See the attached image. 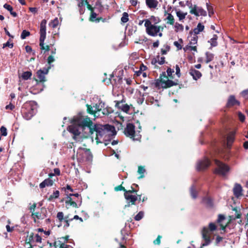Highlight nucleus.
<instances>
[{"label":"nucleus","mask_w":248,"mask_h":248,"mask_svg":"<svg viewBox=\"0 0 248 248\" xmlns=\"http://www.w3.org/2000/svg\"><path fill=\"white\" fill-rule=\"evenodd\" d=\"M145 170L143 167L140 166L138 168V173L140 174L141 175L139 177V178H142L144 177L143 173H144Z\"/></svg>","instance_id":"42"},{"label":"nucleus","mask_w":248,"mask_h":248,"mask_svg":"<svg viewBox=\"0 0 248 248\" xmlns=\"http://www.w3.org/2000/svg\"><path fill=\"white\" fill-rule=\"evenodd\" d=\"M36 110L37 104L34 101H28L23 105L21 113L25 119L29 120L35 114Z\"/></svg>","instance_id":"3"},{"label":"nucleus","mask_w":248,"mask_h":248,"mask_svg":"<svg viewBox=\"0 0 248 248\" xmlns=\"http://www.w3.org/2000/svg\"><path fill=\"white\" fill-rule=\"evenodd\" d=\"M186 5L190 9L189 12L191 14L194 15L196 16H206V12L202 7L193 5L191 2L188 1H187Z\"/></svg>","instance_id":"7"},{"label":"nucleus","mask_w":248,"mask_h":248,"mask_svg":"<svg viewBox=\"0 0 248 248\" xmlns=\"http://www.w3.org/2000/svg\"><path fill=\"white\" fill-rule=\"evenodd\" d=\"M54 57L52 56H50L48 57L47 58V62L50 64L52 62H54Z\"/></svg>","instance_id":"56"},{"label":"nucleus","mask_w":248,"mask_h":248,"mask_svg":"<svg viewBox=\"0 0 248 248\" xmlns=\"http://www.w3.org/2000/svg\"><path fill=\"white\" fill-rule=\"evenodd\" d=\"M92 125L93 123L89 118L78 116L74 118L73 123L68 126L67 130L74 135L76 139V136L82 134L83 130H87L86 133L93 134Z\"/></svg>","instance_id":"1"},{"label":"nucleus","mask_w":248,"mask_h":248,"mask_svg":"<svg viewBox=\"0 0 248 248\" xmlns=\"http://www.w3.org/2000/svg\"><path fill=\"white\" fill-rule=\"evenodd\" d=\"M234 140V134H232L227 137V146L230 147L232 143L233 142Z\"/></svg>","instance_id":"33"},{"label":"nucleus","mask_w":248,"mask_h":248,"mask_svg":"<svg viewBox=\"0 0 248 248\" xmlns=\"http://www.w3.org/2000/svg\"><path fill=\"white\" fill-rule=\"evenodd\" d=\"M176 74L178 77L180 76V69L177 65H176Z\"/></svg>","instance_id":"62"},{"label":"nucleus","mask_w":248,"mask_h":248,"mask_svg":"<svg viewBox=\"0 0 248 248\" xmlns=\"http://www.w3.org/2000/svg\"><path fill=\"white\" fill-rule=\"evenodd\" d=\"M145 21H149L152 25H156L160 22V19L157 17L152 16L149 19L143 20L142 22H145Z\"/></svg>","instance_id":"26"},{"label":"nucleus","mask_w":248,"mask_h":248,"mask_svg":"<svg viewBox=\"0 0 248 248\" xmlns=\"http://www.w3.org/2000/svg\"><path fill=\"white\" fill-rule=\"evenodd\" d=\"M105 104L102 101L99 100L98 103L95 104L94 105H87V110L89 113L93 114L94 116H97V114L100 112L103 108H105Z\"/></svg>","instance_id":"10"},{"label":"nucleus","mask_w":248,"mask_h":248,"mask_svg":"<svg viewBox=\"0 0 248 248\" xmlns=\"http://www.w3.org/2000/svg\"><path fill=\"white\" fill-rule=\"evenodd\" d=\"M6 46H8V47H9L10 48H12L13 46V43H10L9 42H7L6 43L3 44V47H5Z\"/></svg>","instance_id":"59"},{"label":"nucleus","mask_w":248,"mask_h":248,"mask_svg":"<svg viewBox=\"0 0 248 248\" xmlns=\"http://www.w3.org/2000/svg\"><path fill=\"white\" fill-rule=\"evenodd\" d=\"M167 19L168 20L167 22L168 24H169L170 25L174 24V19L173 16L171 14H169V13L167 14Z\"/></svg>","instance_id":"35"},{"label":"nucleus","mask_w":248,"mask_h":248,"mask_svg":"<svg viewBox=\"0 0 248 248\" xmlns=\"http://www.w3.org/2000/svg\"><path fill=\"white\" fill-rule=\"evenodd\" d=\"M235 105H239L240 102L235 99L234 95H230L228 99L227 106L228 107H231Z\"/></svg>","instance_id":"20"},{"label":"nucleus","mask_w":248,"mask_h":248,"mask_svg":"<svg viewBox=\"0 0 248 248\" xmlns=\"http://www.w3.org/2000/svg\"><path fill=\"white\" fill-rule=\"evenodd\" d=\"M144 26L146 27L147 33L152 36H162L164 27L157 25H152L148 21H145Z\"/></svg>","instance_id":"4"},{"label":"nucleus","mask_w":248,"mask_h":248,"mask_svg":"<svg viewBox=\"0 0 248 248\" xmlns=\"http://www.w3.org/2000/svg\"><path fill=\"white\" fill-rule=\"evenodd\" d=\"M53 181L51 179L48 178L45 180L40 184V187L42 188H44L46 186H51L53 185Z\"/></svg>","instance_id":"25"},{"label":"nucleus","mask_w":248,"mask_h":248,"mask_svg":"<svg viewBox=\"0 0 248 248\" xmlns=\"http://www.w3.org/2000/svg\"><path fill=\"white\" fill-rule=\"evenodd\" d=\"M0 131L1 136H6L7 135V129L4 126H1Z\"/></svg>","instance_id":"49"},{"label":"nucleus","mask_w":248,"mask_h":248,"mask_svg":"<svg viewBox=\"0 0 248 248\" xmlns=\"http://www.w3.org/2000/svg\"><path fill=\"white\" fill-rule=\"evenodd\" d=\"M46 21L45 19H43L41 22L39 41L41 49L45 50V51H48L51 45L44 46V41L46 37Z\"/></svg>","instance_id":"6"},{"label":"nucleus","mask_w":248,"mask_h":248,"mask_svg":"<svg viewBox=\"0 0 248 248\" xmlns=\"http://www.w3.org/2000/svg\"><path fill=\"white\" fill-rule=\"evenodd\" d=\"M241 96L245 100L248 99V89L243 91L241 92Z\"/></svg>","instance_id":"43"},{"label":"nucleus","mask_w":248,"mask_h":248,"mask_svg":"<svg viewBox=\"0 0 248 248\" xmlns=\"http://www.w3.org/2000/svg\"><path fill=\"white\" fill-rule=\"evenodd\" d=\"M217 222L219 224L222 230L225 232L226 227L228 226L229 221H226L225 217L221 215H219L218 217Z\"/></svg>","instance_id":"18"},{"label":"nucleus","mask_w":248,"mask_h":248,"mask_svg":"<svg viewBox=\"0 0 248 248\" xmlns=\"http://www.w3.org/2000/svg\"><path fill=\"white\" fill-rule=\"evenodd\" d=\"M174 28L176 32L182 31L184 30V26L177 22L175 23Z\"/></svg>","instance_id":"31"},{"label":"nucleus","mask_w":248,"mask_h":248,"mask_svg":"<svg viewBox=\"0 0 248 248\" xmlns=\"http://www.w3.org/2000/svg\"><path fill=\"white\" fill-rule=\"evenodd\" d=\"M125 134L134 140H139L140 138V135L136 134L135 131V126L132 124H128L124 130Z\"/></svg>","instance_id":"11"},{"label":"nucleus","mask_w":248,"mask_h":248,"mask_svg":"<svg viewBox=\"0 0 248 248\" xmlns=\"http://www.w3.org/2000/svg\"><path fill=\"white\" fill-rule=\"evenodd\" d=\"M174 72L173 70L171 69L170 68H168L167 70V73L168 77H171L172 73Z\"/></svg>","instance_id":"54"},{"label":"nucleus","mask_w":248,"mask_h":248,"mask_svg":"<svg viewBox=\"0 0 248 248\" xmlns=\"http://www.w3.org/2000/svg\"><path fill=\"white\" fill-rule=\"evenodd\" d=\"M72 220H73V218H70L69 216H66L64 217V221L66 223L65 226L66 227H69V222L70 221H72Z\"/></svg>","instance_id":"47"},{"label":"nucleus","mask_w":248,"mask_h":248,"mask_svg":"<svg viewBox=\"0 0 248 248\" xmlns=\"http://www.w3.org/2000/svg\"><path fill=\"white\" fill-rule=\"evenodd\" d=\"M238 116L239 119L241 122H244V121L245 120V116L242 112H239L238 113Z\"/></svg>","instance_id":"50"},{"label":"nucleus","mask_w":248,"mask_h":248,"mask_svg":"<svg viewBox=\"0 0 248 248\" xmlns=\"http://www.w3.org/2000/svg\"><path fill=\"white\" fill-rule=\"evenodd\" d=\"M115 191H120V190H124V192H125L126 189L124 188V187H123L122 186H116L115 187Z\"/></svg>","instance_id":"55"},{"label":"nucleus","mask_w":248,"mask_h":248,"mask_svg":"<svg viewBox=\"0 0 248 248\" xmlns=\"http://www.w3.org/2000/svg\"><path fill=\"white\" fill-rule=\"evenodd\" d=\"M143 212L140 211L135 217V219L137 221L140 220L143 217Z\"/></svg>","instance_id":"46"},{"label":"nucleus","mask_w":248,"mask_h":248,"mask_svg":"<svg viewBox=\"0 0 248 248\" xmlns=\"http://www.w3.org/2000/svg\"><path fill=\"white\" fill-rule=\"evenodd\" d=\"M206 6L207 10L208 11V15L209 16L214 14L213 8L212 6H210L208 3H206Z\"/></svg>","instance_id":"45"},{"label":"nucleus","mask_w":248,"mask_h":248,"mask_svg":"<svg viewBox=\"0 0 248 248\" xmlns=\"http://www.w3.org/2000/svg\"><path fill=\"white\" fill-rule=\"evenodd\" d=\"M77 158L81 162L90 163L93 160V155L90 150L79 148L77 151Z\"/></svg>","instance_id":"5"},{"label":"nucleus","mask_w":248,"mask_h":248,"mask_svg":"<svg viewBox=\"0 0 248 248\" xmlns=\"http://www.w3.org/2000/svg\"><path fill=\"white\" fill-rule=\"evenodd\" d=\"M102 114L103 115H107L109 114V113H111L113 110L111 108L109 107H107L106 108H102Z\"/></svg>","instance_id":"36"},{"label":"nucleus","mask_w":248,"mask_h":248,"mask_svg":"<svg viewBox=\"0 0 248 248\" xmlns=\"http://www.w3.org/2000/svg\"><path fill=\"white\" fill-rule=\"evenodd\" d=\"M160 78L161 79L159 81H157L156 82V86L160 87L163 88H167L177 85L176 83L169 79L168 77L166 76L165 73L163 74V76L160 77Z\"/></svg>","instance_id":"8"},{"label":"nucleus","mask_w":248,"mask_h":248,"mask_svg":"<svg viewBox=\"0 0 248 248\" xmlns=\"http://www.w3.org/2000/svg\"><path fill=\"white\" fill-rule=\"evenodd\" d=\"M158 3V2L156 0H146L147 6L150 9H155Z\"/></svg>","instance_id":"23"},{"label":"nucleus","mask_w":248,"mask_h":248,"mask_svg":"<svg viewBox=\"0 0 248 248\" xmlns=\"http://www.w3.org/2000/svg\"><path fill=\"white\" fill-rule=\"evenodd\" d=\"M189 73L192 77L193 78L196 80L199 79L202 75L200 71L192 67L189 69Z\"/></svg>","instance_id":"19"},{"label":"nucleus","mask_w":248,"mask_h":248,"mask_svg":"<svg viewBox=\"0 0 248 248\" xmlns=\"http://www.w3.org/2000/svg\"><path fill=\"white\" fill-rule=\"evenodd\" d=\"M210 165V162L209 160L206 158H204L198 161L196 169L198 170H202L206 169Z\"/></svg>","instance_id":"16"},{"label":"nucleus","mask_w":248,"mask_h":248,"mask_svg":"<svg viewBox=\"0 0 248 248\" xmlns=\"http://www.w3.org/2000/svg\"><path fill=\"white\" fill-rule=\"evenodd\" d=\"M3 7L5 9L9 11L10 13L13 11L12 7L9 4L6 3L3 5Z\"/></svg>","instance_id":"52"},{"label":"nucleus","mask_w":248,"mask_h":248,"mask_svg":"<svg viewBox=\"0 0 248 248\" xmlns=\"http://www.w3.org/2000/svg\"><path fill=\"white\" fill-rule=\"evenodd\" d=\"M204 29V26L203 25H202L201 23H199L198 24L197 27L195 28L193 30V32L195 34L194 35H197V34L200 33L201 32L203 31Z\"/></svg>","instance_id":"27"},{"label":"nucleus","mask_w":248,"mask_h":248,"mask_svg":"<svg viewBox=\"0 0 248 248\" xmlns=\"http://www.w3.org/2000/svg\"><path fill=\"white\" fill-rule=\"evenodd\" d=\"M35 237L36 242L38 243H41L42 238L39 234H36Z\"/></svg>","instance_id":"58"},{"label":"nucleus","mask_w":248,"mask_h":248,"mask_svg":"<svg viewBox=\"0 0 248 248\" xmlns=\"http://www.w3.org/2000/svg\"><path fill=\"white\" fill-rule=\"evenodd\" d=\"M190 194L192 198L196 199L197 198V192L196 191L195 188L193 186H192L190 188Z\"/></svg>","instance_id":"39"},{"label":"nucleus","mask_w":248,"mask_h":248,"mask_svg":"<svg viewBox=\"0 0 248 248\" xmlns=\"http://www.w3.org/2000/svg\"><path fill=\"white\" fill-rule=\"evenodd\" d=\"M121 21L123 23H126L128 21V14L127 13L124 12L123 14V16L121 18Z\"/></svg>","instance_id":"40"},{"label":"nucleus","mask_w":248,"mask_h":248,"mask_svg":"<svg viewBox=\"0 0 248 248\" xmlns=\"http://www.w3.org/2000/svg\"><path fill=\"white\" fill-rule=\"evenodd\" d=\"M209 231L211 232L216 230V226L213 223H210L209 225Z\"/></svg>","instance_id":"51"},{"label":"nucleus","mask_w":248,"mask_h":248,"mask_svg":"<svg viewBox=\"0 0 248 248\" xmlns=\"http://www.w3.org/2000/svg\"><path fill=\"white\" fill-rule=\"evenodd\" d=\"M31 76L32 73L31 71H26L22 73L21 77L24 80H28Z\"/></svg>","instance_id":"30"},{"label":"nucleus","mask_w":248,"mask_h":248,"mask_svg":"<svg viewBox=\"0 0 248 248\" xmlns=\"http://www.w3.org/2000/svg\"><path fill=\"white\" fill-rule=\"evenodd\" d=\"M36 206V203H33L32 205H31L30 207V211L31 212V213L32 212H34V211H35V208Z\"/></svg>","instance_id":"61"},{"label":"nucleus","mask_w":248,"mask_h":248,"mask_svg":"<svg viewBox=\"0 0 248 248\" xmlns=\"http://www.w3.org/2000/svg\"><path fill=\"white\" fill-rule=\"evenodd\" d=\"M57 217L61 222L64 220V215L62 212H59L57 213Z\"/></svg>","instance_id":"41"},{"label":"nucleus","mask_w":248,"mask_h":248,"mask_svg":"<svg viewBox=\"0 0 248 248\" xmlns=\"http://www.w3.org/2000/svg\"><path fill=\"white\" fill-rule=\"evenodd\" d=\"M161 238V236L160 235H158L157 238L155 240L154 242V243L155 244L159 245L160 243V239Z\"/></svg>","instance_id":"60"},{"label":"nucleus","mask_w":248,"mask_h":248,"mask_svg":"<svg viewBox=\"0 0 248 248\" xmlns=\"http://www.w3.org/2000/svg\"><path fill=\"white\" fill-rule=\"evenodd\" d=\"M137 59H138V56L136 53L132 54L129 57V59L130 61L136 60Z\"/></svg>","instance_id":"53"},{"label":"nucleus","mask_w":248,"mask_h":248,"mask_svg":"<svg viewBox=\"0 0 248 248\" xmlns=\"http://www.w3.org/2000/svg\"><path fill=\"white\" fill-rule=\"evenodd\" d=\"M29 10L31 12V13H33L34 14H35L37 11V8H35V7H30L29 8Z\"/></svg>","instance_id":"64"},{"label":"nucleus","mask_w":248,"mask_h":248,"mask_svg":"<svg viewBox=\"0 0 248 248\" xmlns=\"http://www.w3.org/2000/svg\"><path fill=\"white\" fill-rule=\"evenodd\" d=\"M198 38V37L197 35H194L193 36H192L190 40L189 44L186 46L184 49L185 51L188 50L197 51V46H195V45H196L197 43Z\"/></svg>","instance_id":"12"},{"label":"nucleus","mask_w":248,"mask_h":248,"mask_svg":"<svg viewBox=\"0 0 248 248\" xmlns=\"http://www.w3.org/2000/svg\"><path fill=\"white\" fill-rule=\"evenodd\" d=\"M174 46L177 47V48L178 49H182V46L181 45L179 44V42H177V41H175L174 42Z\"/></svg>","instance_id":"63"},{"label":"nucleus","mask_w":248,"mask_h":248,"mask_svg":"<svg viewBox=\"0 0 248 248\" xmlns=\"http://www.w3.org/2000/svg\"><path fill=\"white\" fill-rule=\"evenodd\" d=\"M217 36L216 34L213 35V37L208 41L212 47L216 46L217 45Z\"/></svg>","instance_id":"28"},{"label":"nucleus","mask_w":248,"mask_h":248,"mask_svg":"<svg viewBox=\"0 0 248 248\" xmlns=\"http://www.w3.org/2000/svg\"><path fill=\"white\" fill-rule=\"evenodd\" d=\"M59 21L57 17L52 20L49 24V25L53 28H56L59 25Z\"/></svg>","instance_id":"34"},{"label":"nucleus","mask_w":248,"mask_h":248,"mask_svg":"<svg viewBox=\"0 0 248 248\" xmlns=\"http://www.w3.org/2000/svg\"><path fill=\"white\" fill-rule=\"evenodd\" d=\"M165 59V58L164 57H160L159 56H157L154 59L152 60V63L153 64L158 63V64L161 65L164 63Z\"/></svg>","instance_id":"24"},{"label":"nucleus","mask_w":248,"mask_h":248,"mask_svg":"<svg viewBox=\"0 0 248 248\" xmlns=\"http://www.w3.org/2000/svg\"><path fill=\"white\" fill-rule=\"evenodd\" d=\"M211 232L207 228H203L202 231V238L204 242L202 244V246H206L208 245L211 242Z\"/></svg>","instance_id":"13"},{"label":"nucleus","mask_w":248,"mask_h":248,"mask_svg":"<svg viewBox=\"0 0 248 248\" xmlns=\"http://www.w3.org/2000/svg\"><path fill=\"white\" fill-rule=\"evenodd\" d=\"M15 106L13 105L12 104L10 103L9 105H7L5 107V109L7 110L10 109V110H13L15 108Z\"/></svg>","instance_id":"57"},{"label":"nucleus","mask_w":248,"mask_h":248,"mask_svg":"<svg viewBox=\"0 0 248 248\" xmlns=\"http://www.w3.org/2000/svg\"><path fill=\"white\" fill-rule=\"evenodd\" d=\"M116 106L120 108L122 111L128 113L129 110V106L127 104H121L120 101H115Z\"/></svg>","instance_id":"21"},{"label":"nucleus","mask_w":248,"mask_h":248,"mask_svg":"<svg viewBox=\"0 0 248 248\" xmlns=\"http://www.w3.org/2000/svg\"><path fill=\"white\" fill-rule=\"evenodd\" d=\"M31 216L33 218L34 221L36 222V219H40L41 217V214L39 212H32Z\"/></svg>","instance_id":"38"},{"label":"nucleus","mask_w":248,"mask_h":248,"mask_svg":"<svg viewBox=\"0 0 248 248\" xmlns=\"http://www.w3.org/2000/svg\"><path fill=\"white\" fill-rule=\"evenodd\" d=\"M137 191L132 189V190L125 191L124 192V197L126 200L130 201L133 204H135V202L138 200V197L135 195H132L133 192L136 193Z\"/></svg>","instance_id":"15"},{"label":"nucleus","mask_w":248,"mask_h":248,"mask_svg":"<svg viewBox=\"0 0 248 248\" xmlns=\"http://www.w3.org/2000/svg\"><path fill=\"white\" fill-rule=\"evenodd\" d=\"M176 15L178 17L180 21L185 19L186 16L187 15V13H183L180 11H177L176 12Z\"/></svg>","instance_id":"32"},{"label":"nucleus","mask_w":248,"mask_h":248,"mask_svg":"<svg viewBox=\"0 0 248 248\" xmlns=\"http://www.w3.org/2000/svg\"><path fill=\"white\" fill-rule=\"evenodd\" d=\"M205 55H206V61H205L206 63H207L213 60L214 58V55L213 54L207 52L206 53Z\"/></svg>","instance_id":"29"},{"label":"nucleus","mask_w":248,"mask_h":248,"mask_svg":"<svg viewBox=\"0 0 248 248\" xmlns=\"http://www.w3.org/2000/svg\"><path fill=\"white\" fill-rule=\"evenodd\" d=\"M60 192L58 190H56L54 191L52 195H51L49 197V200H52L54 199H56L59 197Z\"/></svg>","instance_id":"37"},{"label":"nucleus","mask_w":248,"mask_h":248,"mask_svg":"<svg viewBox=\"0 0 248 248\" xmlns=\"http://www.w3.org/2000/svg\"><path fill=\"white\" fill-rule=\"evenodd\" d=\"M216 168L215 173L221 176H225L230 170V168L227 165L220 162L217 160H215Z\"/></svg>","instance_id":"9"},{"label":"nucleus","mask_w":248,"mask_h":248,"mask_svg":"<svg viewBox=\"0 0 248 248\" xmlns=\"http://www.w3.org/2000/svg\"><path fill=\"white\" fill-rule=\"evenodd\" d=\"M242 188L240 185L235 184L233 189L234 195L236 197H239L242 195Z\"/></svg>","instance_id":"22"},{"label":"nucleus","mask_w":248,"mask_h":248,"mask_svg":"<svg viewBox=\"0 0 248 248\" xmlns=\"http://www.w3.org/2000/svg\"><path fill=\"white\" fill-rule=\"evenodd\" d=\"M65 203L67 205H70L74 207L78 208L81 205V199H80L79 200H78L73 197H66Z\"/></svg>","instance_id":"14"},{"label":"nucleus","mask_w":248,"mask_h":248,"mask_svg":"<svg viewBox=\"0 0 248 248\" xmlns=\"http://www.w3.org/2000/svg\"><path fill=\"white\" fill-rule=\"evenodd\" d=\"M94 131L96 132V142H101L100 140H106L108 138L116 134L115 127L108 124L105 125H94Z\"/></svg>","instance_id":"2"},{"label":"nucleus","mask_w":248,"mask_h":248,"mask_svg":"<svg viewBox=\"0 0 248 248\" xmlns=\"http://www.w3.org/2000/svg\"><path fill=\"white\" fill-rule=\"evenodd\" d=\"M96 17H97V14L96 13H95L94 12H93V11H92L90 20L91 21H93V22L96 21H97Z\"/></svg>","instance_id":"48"},{"label":"nucleus","mask_w":248,"mask_h":248,"mask_svg":"<svg viewBox=\"0 0 248 248\" xmlns=\"http://www.w3.org/2000/svg\"><path fill=\"white\" fill-rule=\"evenodd\" d=\"M30 35V32L26 30H23L21 34V38L22 39H24L26 38V37L29 36Z\"/></svg>","instance_id":"44"},{"label":"nucleus","mask_w":248,"mask_h":248,"mask_svg":"<svg viewBox=\"0 0 248 248\" xmlns=\"http://www.w3.org/2000/svg\"><path fill=\"white\" fill-rule=\"evenodd\" d=\"M49 68L50 67L44 68L43 70L40 69L36 72L37 78L40 82L44 83L46 81L45 75L47 74Z\"/></svg>","instance_id":"17"}]
</instances>
